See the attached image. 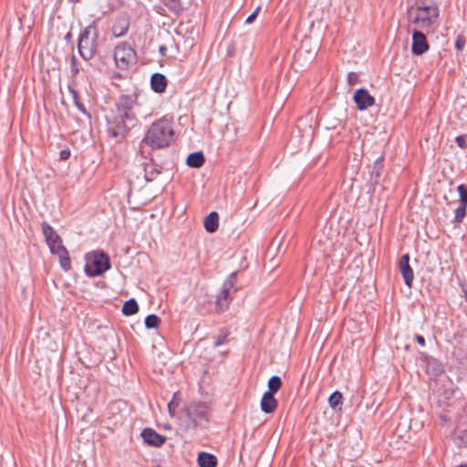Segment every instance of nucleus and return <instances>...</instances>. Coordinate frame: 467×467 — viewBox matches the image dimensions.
Instances as JSON below:
<instances>
[{"instance_id": "18", "label": "nucleus", "mask_w": 467, "mask_h": 467, "mask_svg": "<svg viewBox=\"0 0 467 467\" xmlns=\"http://www.w3.org/2000/svg\"><path fill=\"white\" fill-rule=\"evenodd\" d=\"M168 80L161 73H154L150 77L151 89L156 93H163L166 90Z\"/></svg>"}, {"instance_id": "15", "label": "nucleus", "mask_w": 467, "mask_h": 467, "mask_svg": "<svg viewBox=\"0 0 467 467\" xmlns=\"http://www.w3.org/2000/svg\"><path fill=\"white\" fill-rule=\"evenodd\" d=\"M130 17L128 16H119L115 19L112 26V34L115 37L125 36L130 28Z\"/></svg>"}, {"instance_id": "5", "label": "nucleus", "mask_w": 467, "mask_h": 467, "mask_svg": "<svg viewBox=\"0 0 467 467\" xmlns=\"http://www.w3.org/2000/svg\"><path fill=\"white\" fill-rule=\"evenodd\" d=\"M99 47V28L96 21L86 26L79 34L78 39V51L86 61L92 59Z\"/></svg>"}, {"instance_id": "34", "label": "nucleus", "mask_w": 467, "mask_h": 467, "mask_svg": "<svg viewBox=\"0 0 467 467\" xmlns=\"http://www.w3.org/2000/svg\"><path fill=\"white\" fill-rule=\"evenodd\" d=\"M260 10H261V6H257L255 8V10L246 18L245 22L247 24H252L255 20V18L258 16Z\"/></svg>"}, {"instance_id": "36", "label": "nucleus", "mask_w": 467, "mask_h": 467, "mask_svg": "<svg viewBox=\"0 0 467 467\" xmlns=\"http://www.w3.org/2000/svg\"><path fill=\"white\" fill-rule=\"evenodd\" d=\"M176 407H178V402H175L173 400L168 404V410L171 416L174 414Z\"/></svg>"}, {"instance_id": "12", "label": "nucleus", "mask_w": 467, "mask_h": 467, "mask_svg": "<svg viewBox=\"0 0 467 467\" xmlns=\"http://www.w3.org/2000/svg\"><path fill=\"white\" fill-rule=\"evenodd\" d=\"M457 191L459 192L460 197V204L455 210L454 213V222L462 223L466 215V208H467V185L460 184L457 187Z\"/></svg>"}, {"instance_id": "25", "label": "nucleus", "mask_w": 467, "mask_h": 467, "mask_svg": "<svg viewBox=\"0 0 467 467\" xmlns=\"http://www.w3.org/2000/svg\"><path fill=\"white\" fill-rule=\"evenodd\" d=\"M162 3L173 14L179 15L183 10L181 0H162Z\"/></svg>"}, {"instance_id": "20", "label": "nucleus", "mask_w": 467, "mask_h": 467, "mask_svg": "<svg viewBox=\"0 0 467 467\" xmlns=\"http://www.w3.org/2000/svg\"><path fill=\"white\" fill-rule=\"evenodd\" d=\"M197 462L200 467H216L217 458L209 452L202 451L198 454Z\"/></svg>"}, {"instance_id": "24", "label": "nucleus", "mask_w": 467, "mask_h": 467, "mask_svg": "<svg viewBox=\"0 0 467 467\" xmlns=\"http://www.w3.org/2000/svg\"><path fill=\"white\" fill-rule=\"evenodd\" d=\"M139 311V305L134 298L127 300L122 306V313L125 316H132Z\"/></svg>"}, {"instance_id": "19", "label": "nucleus", "mask_w": 467, "mask_h": 467, "mask_svg": "<svg viewBox=\"0 0 467 467\" xmlns=\"http://www.w3.org/2000/svg\"><path fill=\"white\" fill-rule=\"evenodd\" d=\"M277 405L275 394L265 391L261 400V410L265 413H273L276 410Z\"/></svg>"}, {"instance_id": "1", "label": "nucleus", "mask_w": 467, "mask_h": 467, "mask_svg": "<svg viewBox=\"0 0 467 467\" xmlns=\"http://www.w3.org/2000/svg\"><path fill=\"white\" fill-rule=\"evenodd\" d=\"M139 94L120 95L106 115V130L109 138L114 139L118 143L126 140L132 129L139 125V118L136 113V107Z\"/></svg>"}, {"instance_id": "42", "label": "nucleus", "mask_w": 467, "mask_h": 467, "mask_svg": "<svg viewBox=\"0 0 467 467\" xmlns=\"http://www.w3.org/2000/svg\"><path fill=\"white\" fill-rule=\"evenodd\" d=\"M81 0H68L69 3L71 4H77V3H79Z\"/></svg>"}, {"instance_id": "26", "label": "nucleus", "mask_w": 467, "mask_h": 467, "mask_svg": "<svg viewBox=\"0 0 467 467\" xmlns=\"http://www.w3.org/2000/svg\"><path fill=\"white\" fill-rule=\"evenodd\" d=\"M68 90H69V92L72 95L73 102H74L75 106L77 107V109L81 113H83L85 115H88V110H87L85 105L80 101V99H79L78 91L74 88H71L70 86L68 87Z\"/></svg>"}, {"instance_id": "37", "label": "nucleus", "mask_w": 467, "mask_h": 467, "mask_svg": "<svg viewBox=\"0 0 467 467\" xmlns=\"http://www.w3.org/2000/svg\"><path fill=\"white\" fill-rule=\"evenodd\" d=\"M415 340H416V342H417L419 345H420V346H422V347H424V346H425V338H424V337H423V336H421V335H416V336H415Z\"/></svg>"}, {"instance_id": "4", "label": "nucleus", "mask_w": 467, "mask_h": 467, "mask_svg": "<svg viewBox=\"0 0 467 467\" xmlns=\"http://www.w3.org/2000/svg\"><path fill=\"white\" fill-rule=\"evenodd\" d=\"M213 411L211 401L193 400L184 406L182 412L186 417L185 425L188 430L195 431L200 422H209Z\"/></svg>"}, {"instance_id": "11", "label": "nucleus", "mask_w": 467, "mask_h": 467, "mask_svg": "<svg viewBox=\"0 0 467 467\" xmlns=\"http://www.w3.org/2000/svg\"><path fill=\"white\" fill-rule=\"evenodd\" d=\"M430 48L428 40L424 33L420 30H414L412 33L411 52L415 56H421Z\"/></svg>"}, {"instance_id": "14", "label": "nucleus", "mask_w": 467, "mask_h": 467, "mask_svg": "<svg viewBox=\"0 0 467 467\" xmlns=\"http://www.w3.org/2000/svg\"><path fill=\"white\" fill-rule=\"evenodd\" d=\"M143 441L153 447H161L166 441V437L158 433L151 428H146L141 431Z\"/></svg>"}, {"instance_id": "40", "label": "nucleus", "mask_w": 467, "mask_h": 467, "mask_svg": "<svg viewBox=\"0 0 467 467\" xmlns=\"http://www.w3.org/2000/svg\"><path fill=\"white\" fill-rule=\"evenodd\" d=\"M382 161H383V157L380 156L379 159H377V161H375V167H379V169L382 168Z\"/></svg>"}, {"instance_id": "43", "label": "nucleus", "mask_w": 467, "mask_h": 467, "mask_svg": "<svg viewBox=\"0 0 467 467\" xmlns=\"http://www.w3.org/2000/svg\"><path fill=\"white\" fill-rule=\"evenodd\" d=\"M458 467H467V464H462V465H460Z\"/></svg>"}, {"instance_id": "35", "label": "nucleus", "mask_w": 467, "mask_h": 467, "mask_svg": "<svg viewBox=\"0 0 467 467\" xmlns=\"http://www.w3.org/2000/svg\"><path fill=\"white\" fill-rule=\"evenodd\" d=\"M70 154H71V152L68 148L64 149L59 153V159L61 161H67L70 157Z\"/></svg>"}, {"instance_id": "13", "label": "nucleus", "mask_w": 467, "mask_h": 467, "mask_svg": "<svg viewBox=\"0 0 467 467\" xmlns=\"http://www.w3.org/2000/svg\"><path fill=\"white\" fill-rule=\"evenodd\" d=\"M399 269L402 275V277L404 279V283L409 287H411L413 279H414V274L413 270L410 265V254H404L399 261Z\"/></svg>"}, {"instance_id": "17", "label": "nucleus", "mask_w": 467, "mask_h": 467, "mask_svg": "<svg viewBox=\"0 0 467 467\" xmlns=\"http://www.w3.org/2000/svg\"><path fill=\"white\" fill-rule=\"evenodd\" d=\"M425 364L426 373L431 377H438L444 372L442 364L437 358L432 357H426Z\"/></svg>"}, {"instance_id": "21", "label": "nucleus", "mask_w": 467, "mask_h": 467, "mask_svg": "<svg viewBox=\"0 0 467 467\" xmlns=\"http://www.w3.org/2000/svg\"><path fill=\"white\" fill-rule=\"evenodd\" d=\"M204 228L208 233H214L219 225V214L216 212H211L204 219Z\"/></svg>"}, {"instance_id": "10", "label": "nucleus", "mask_w": 467, "mask_h": 467, "mask_svg": "<svg viewBox=\"0 0 467 467\" xmlns=\"http://www.w3.org/2000/svg\"><path fill=\"white\" fill-rule=\"evenodd\" d=\"M353 100L357 109L360 111L366 110L367 109L374 106L376 102L375 98L364 88H358L355 91Z\"/></svg>"}, {"instance_id": "28", "label": "nucleus", "mask_w": 467, "mask_h": 467, "mask_svg": "<svg viewBox=\"0 0 467 467\" xmlns=\"http://www.w3.org/2000/svg\"><path fill=\"white\" fill-rule=\"evenodd\" d=\"M160 323L161 318L155 314L148 315L145 318V327L148 329L157 328Z\"/></svg>"}, {"instance_id": "41", "label": "nucleus", "mask_w": 467, "mask_h": 467, "mask_svg": "<svg viewBox=\"0 0 467 467\" xmlns=\"http://www.w3.org/2000/svg\"><path fill=\"white\" fill-rule=\"evenodd\" d=\"M65 39L67 42H72V33L71 32L67 33V35L65 36Z\"/></svg>"}, {"instance_id": "38", "label": "nucleus", "mask_w": 467, "mask_h": 467, "mask_svg": "<svg viewBox=\"0 0 467 467\" xmlns=\"http://www.w3.org/2000/svg\"><path fill=\"white\" fill-rule=\"evenodd\" d=\"M236 276H237V274L235 272H234L225 280V281H232L233 282V288L234 287V285H235V282H236Z\"/></svg>"}, {"instance_id": "7", "label": "nucleus", "mask_w": 467, "mask_h": 467, "mask_svg": "<svg viewBox=\"0 0 467 467\" xmlns=\"http://www.w3.org/2000/svg\"><path fill=\"white\" fill-rule=\"evenodd\" d=\"M113 57L116 67L122 70H127L130 65L136 64L137 62V53L135 49L126 41L116 45Z\"/></svg>"}, {"instance_id": "6", "label": "nucleus", "mask_w": 467, "mask_h": 467, "mask_svg": "<svg viewBox=\"0 0 467 467\" xmlns=\"http://www.w3.org/2000/svg\"><path fill=\"white\" fill-rule=\"evenodd\" d=\"M85 260L84 271L88 277L99 276L111 267L109 256L102 250L87 253Z\"/></svg>"}, {"instance_id": "39", "label": "nucleus", "mask_w": 467, "mask_h": 467, "mask_svg": "<svg viewBox=\"0 0 467 467\" xmlns=\"http://www.w3.org/2000/svg\"><path fill=\"white\" fill-rule=\"evenodd\" d=\"M159 52L161 54L162 57L166 56L167 47L164 45L160 46Z\"/></svg>"}, {"instance_id": "33", "label": "nucleus", "mask_w": 467, "mask_h": 467, "mask_svg": "<svg viewBox=\"0 0 467 467\" xmlns=\"http://www.w3.org/2000/svg\"><path fill=\"white\" fill-rule=\"evenodd\" d=\"M466 44L465 36L462 35H459L455 41V48L458 51H462Z\"/></svg>"}, {"instance_id": "31", "label": "nucleus", "mask_w": 467, "mask_h": 467, "mask_svg": "<svg viewBox=\"0 0 467 467\" xmlns=\"http://www.w3.org/2000/svg\"><path fill=\"white\" fill-rule=\"evenodd\" d=\"M360 81L359 79V76L358 73L356 72H349L348 74V84L350 86V87H353L355 86L356 84H358V82Z\"/></svg>"}, {"instance_id": "22", "label": "nucleus", "mask_w": 467, "mask_h": 467, "mask_svg": "<svg viewBox=\"0 0 467 467\" xmlns=\"http://www.w3.org/2000/svg\"><path fill=\"white\" fill-rule=\"evenodd\" d=\"M205 158L202 151L190 153L186 159V164L191 168H200L204 164Z\"/></svg>"}, {"instance_id": "3", "label": "nucleus", "mask_w": 467, "mask_h": 467, "mask_svg": "<svg viewBox=\"0 0 467 467\" xmlns=\"http://www.w3.org/2000/svg\"><path fill=\"white\" fill-rule=\"evenodd\" d=\"M41 227L50 253L58 256L61 268L68 272L71 269V259L67 249L62 244L61 237L47 222L44 221Z\"/></svg>"}, {"instance_id": "30", "label": "nucleus", "mask_w": 467, "mask_h": 467, "mask_svg": "<svg viewBox=\"0 0 467 467\" xmlns=\"http://www.w3.org/2000/svg\"><path fill=\"white\" fill-rule=\"evenodd\" d=\"M70 72L72 77H76L79 72L78 62L74 55L70 59Z\"/></svg>"}, {"instance_id": "32", "label": "nucleus", "mask_w": 467, "mask_h": 467, "mask_svg": "<svg viewBox=\"0 0 467 467\" xmlns=\"http://www.w3.org/2000/svg\"><path fill=\"white\" fill-rule=\"evenodd\" d=\"M455 141L461 149L465 150L467 148V134L457 136Z\"/></svg>"}, {"instance_id": "9", "label": "nucleus", "mask_w": 467, "mask_h": 467, "mask_svg": "<svg viewBox=\"0 0 467 467\" xmlns=\"http://www.w3.org/2000/svg\"><path fill=\"white\" fill-rule=\"evenodd\" d=\"M232 290H233V282L232 281H224V283L223 284L221 292L216 296L215 311L217 313H223L228 308L229 304L233 299Z\"/></svg>"}, {"instance_id": "27", "label": "nucleus", "mask_w": 467, "mask_h": 467, "mask_svg": "<svg viewBox=\"0 0 467 467\" xmlns=\"http://www.w3.org/2000/svg\"><path fill=\"white\" fill-rule=\"evenodd\" d=\"M268 390L266 392H271L275 394L282 387V379L279 376H272L268 380Z\"/></svg>"}, {"instance_id": "23", "label": "nucleus", "mask_w": 467, "mask_h": 467, "mask_svg": "<svg viewBox=\"0 0 467 467\" xmlns=\"http://www.w3.org/2000/svg\"><path fill=\"white\" fill-rule=\"evenodd\" d=\"M343 400L344 398L342 393L338 390H335L328 398V404L332 410L336 411H341Z\"/></svg>"}, {"instance_id": "2", "label": "nucleus", "mask_w": 467, "mask_h": 467, "mask_svg": "<svg viewBox=\"0 0 467 467\" xmlns=\"http://www.w3.org/2000/svg\"><path fill=\"white\" fill-rule=\"evenodd\" d=\"M175 140L172 118L165 115L154 121L145 133L141 143L152 150L164 149Z\"/></svg>"}, {"instance_id": "8", "label": "nucleus", "mask_w": 467, "mask_h": 467, "mask_svg": "<svg viewBox=\"0 0 467 467\" xmlns=\"http://www.w3.org/2000/svg\"><path fill=\"white\" fill-rule=\"evenodd\" d=\"M437 16V7L431 8V6L421 5L418 7V13L412 22L420 27H428L434 22L433 17L436 18Z\"/></svg>"}, {"instance_id": "29", "label": "nucleus", "mask_w": 467, "mask_h": 467, "mask_svg": "<svg viewBox=\"0 0 467 467\" xmlns=\"http://www.w3.org/2000/svg\"><path fill=\"white\" fill-rule=\"evenodd\" d=\"M229 336V332L226 329H221L220 334L217 336L215 341L213 342V347L218 348L219 346L223 345L227 337Z\"/></svg>"}, {"instance_id": "16", "label": "nucleus", "mask_w": 467, "mask_h": 467, "mask_svg": "<svg viewBox=\"0 0 467 467\" xmlns=\"http://www.w3.org/2000/svg\"><path fill=\"white\" fill-rule=\"evenodd\" d=\"M143 171L146 182H151L161 173L162 167L150 158V162L143 163Z\"/></svg>"}]
</instances>
